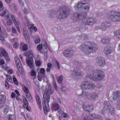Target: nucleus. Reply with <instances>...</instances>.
<instances>
[{
	"label": "nucleus",
	"instance_id": "12",
	"mask_svg": "<svg viewBox=\"0 0 120 120\" xmlns=\"http://www.w3.org/2000/svg\"><path fill=\"white\" fill-rule=\"evenodd\" d=\"M74 51L71 48L66 50L63 52L64 55L67 57H71L74 54Z\"/></svg>",
	"mask_w": 120,
	"mask_h": 120
},
{
	"label": "nucleus",
	"instance_id": "61",
	"mask_svg": "<svg viewBox=\"0 0 120 120\" xmlns=\"http://www.w3.org/2000/svg\"><path fill=\"white\" fill-rule=\"evenodd\" d=\"M62 115L64 117V118H66L67 116V114L64 112H62Z\"/></svg>",
	"mask_w": 120,
	"mask_h": 120
},
{
	"label": "nucleus",
	"instance_id": "64",
	"mask_svg": "<svg viewBox=\"0 0 120 120\" xmlns=\"http://www.w3.org/2000/svg\"><path fill=\"white\" fill-rule=\"evenodd\" d=\"M26 96L27 98H28L31 96V94L29 92L26 93Z\"/></svg>",
	"mask_w": 120,
	"mask_h": 120
},
{
	"label": "nucleus",
	"instance_id": "34",
	"mask_svg": "<svg viewBox=\"0 0 120 120\" xmlns=\"http://www.w3.org/2000/svg\"><path fill=\"white\" fill-rule=\"evenodd\" d=\"M35 98L37 103H41L40 98L38 95H36L35 96Z\"/></svg>",
	"mask_w": 120,
	"mask_h": 120
},
{
	"label": "nucleus",
	"instance_id": "50",
	"mask_svg": "<svg viewBox=\"0 0 120 120\" xmlns=\"http://www.w3.org/2000/svg\"><path fill=\"white\" fill-rule=\"evenodd\" d=\"M15 117L14 115H10L9 116V120H14L15 119Z\"/></svg>",
	"mask_w": 120,
	"mask_h": 120
},
{
	"label": "nucleus",
	"instance_id": "48",
	"mask_svg": "<svg viewBox=\"0 0 120 120\" xmlns=\"http://www.w3.org/2000/svg\"><path fill=\"white\" fill-rule=\"evenodd\" d=\"M23 90L25 93H26L29 92V90L28 88L26 86H25L23 88Z\"/></svg>",
	"mask_w": 120,
	"mask_h": 120
},
{
	"label": "nucleus",
	"instance_id": "35",
	"mask_svg": "<svg viewBox=\"0 0 120 120\" xmlns=\"http://www.w3.org/2000/svg\"><path fill=\"white\" fill-rule=\"evenodd\" d=\"M117 108L118 109L120 110V100H118L116 102Z\"/></svg>",
	"mask_w": 120,
	"mask_h": 120
},
{
	"label": "nucleus",
	"instance_id": "57",
	"mask_svg": "<svg viewBox=\"0 0 120 120\" xmlns=\"http://www.w3.org/2000/svg\"><path fill=\"white\" fill-rule=\"evenodd\" d=\"M5 62L4 60L2 59L0 60V65H3L4 64Z\"/></svg>",
	"mask_w": 120,
	"mask_h": 120
},
{
	"label": "nucleus",
	"instance_id": "6",
	"mask_svg": "<svg viewBox=\"0 0 120 120\" xmlns=\"http://www.w3.org/2000/svg\"><path fill=\"white\" fill-rule=\"evenodd\" d=\"M5 15H6L4 16V19L5 20H6L8 19H9L10 17L11 16L15 24L16 25H18L19 24V21L16 20L14 15L9 14V12L8 10L6 9L4 10L0 14V15L1 16H3Z\"/></svg>",
	"mask_w": 120,
	"mask_h": 120
},
{
	"label": "nucleus",
	"instance_id": "53",
	"mask_svg": "<svg viewBox=\"0 0 120 120\" xmlns=\"http://www.w3.org/2000/svg\"><path fill=\"white\" fill-rule=\"evenodd\" d=\"M42 46L41 44H40L37 46V49L39 51L41 50L42 49Z\"/></svg>",
	"mask_w": 120,
	"mask_h": 120
},
{
	"label": "nucleus",
	"instance_id": "11",
	"mask_svg": "<svg viewBox=\"0 0 120 120\" xmlns=\"http://www.w3.org/2000/svg\"><path fill=\"white\" fill-rule=\"evenodd\" d=\"M109 18L113 21H120V12H115L113 15H110Z\"/></svg>",
	"mask_w": 120,
	"mask_h": 120
},
{
	"label": "nucleus",
	"instance_id": "32",
	"mask_svg": "<svg viewBox=\"0 0 120 120\" xmlns=\"http://www.w3.org/2000/svg\"><path fill=\"white\" fill-rule=\"evenodd\" d=\"M23 101L25 107H27L28 106V102L25 97H24L23 98Z\"/></svg>",
	"mask_w": 120,
	"mask_h": 120
},
{
	"label": "nucleus",
	"instance_id": "62",
	"mask_svg": "<svg viewBox=\"0 0 120 120\" xmlns=\"http://www.w3.org/2000/svg\"><path fill=\"white\" fill-rule=\"evenodd\" d=\"M12 32L13 33H15L16 32V30L15 28L14 27H12Z\"/></svg>",
	"mask_w": 120,
	"mask_h": 120
},
{
	"label": "nucleus",
	"instance_id": "40",
	"mask_svg": "<svg viewBox=\"0 0 120 120\" xmlns=\"http://www.w3.org/2000/svg\"><path fill=\"white\" fill-rule=\"evenodd\" d=\"M12 20L10 19H8L7 21V25L9 26L11 25L12 24Z\"/></svg>",
	"mask_w": 120,
	"mask_h": 120
},
{
	"label": "nucleus",
	"instance_id": "1",
	"mask_svg": "<svg viewBox=\"0 0 120 120\" xmlns=\"http://www.w3.org/2000/svg\"><path fill=\"white\" fill-rule=\"evenodd\" d=\"M80 48L88 55L97 50L98 47L96 44L88 42L82 43L81 45Z\"/></svg>",
	"mask_w": 120,
	"mask_h": 120
},
{
	"label": "nucleus",
	"instance_id": "47",
	"mask_svg": "<svg viewBox=\"0 0 120 120\" xmlns=\"http://www.w3.org/2000/svg\"><path fill=\"white\" fill-rule=\"evenodd\" d=\"M91 118L87 115H86L83 119V120H91Z\"/></svg>",
	"mask_w": 120,
	"mask_h": 120
},
{
	"label": "nucleus",
	"instance_id": "63",
	"mask_svg": "<svg viewBox=\"0 0 120 120\" xmlns=\"http://www.w3.org/2000/svg\"><path fill=\"white\" fill-rule=\"evenodd\" d=\"M24 12L25 14H26L29 12V11L27 9H26V8H24Z\"/></svg>",
	"mask_w": 120,
	"mask_h": 120
},
{
	"label": "nucleus",
	"instance_id": "51",
	"mask_svg": "<svg viewBox=\"0 0 120 120\" xmlns=\"http://www.w3.org/2000/svg\"><path fill=\"white\" fill-rule=\"evenodd\" d=\"M22 49L24 51L27 50L28 49L27 45L26 44L24 45L23 46Z\"/></svg>",
	"mask_w": 120,
	"mask_h": 120
},
{
	"label": "nucleus",
	"instance_id": "52",
	"mask_svg": "<svg viewBox=\"0 0 120 120\" xmlns=\"http://www.w3.org/2000/svg\"><path fill=\"white\" fill-rule=\"evenodd\" d=\"M3 9V4L1 1H0V11L2 10Z\"/></svg>",
	"mask_w": 120,
	"mask_h": 120
},
{
	"label": "nucleus",
	"instance_id": "44",
	"mask_svg": "<svg viewBox=\"0 0 120 120\" xmlns=\"http://www.w3.org/2000/svg\"><path fill=\"white\" fill-rule=\"evenodd\" d=\"M88 107L87 108V109H90V110H89V111H86L87 112H90L91 111L93 110V106L92 105H88Z\"/></svg>",
	"mask_w": 120,
	"mask_h": 120
},
{
	"label": "nucleus",
	"instance_id": "58",
	"mask_svg": "<svg viewBox=\"0 0 120 120\" xmlns=\"http://www.w3.org/2000/svg\"><path fill=\"white\" fill-rule=\"evenodd\" d=\"M15 61V63H16V65H19V64H21V62L20 61L19 59Z\"/></svg>",
	"mask_w": 120,
	"mask_h": 120
},
{
	"label": "nucleus",
	"instance_id": "22",
	"mask_svg": "<svg viewBox=\"0 0 120 120\" xmlns=\"http://www.w3.org/2000/svg\"><path fill=\"white\" fill-rule=\"evenodd\" d=\"M110 48L109 46H106L105 47L104 51L107 56L110 55L111 51L110 50Z\"/></svg>",
	"mask_w": 120,
	"mask_h": 120
},
{
	"label": "nucleus",
	"instance_id": "19",
	"mask_svg": "<svg viewBox=\"0 0 120 120\" xmlns=\"http://www.w3.org/2000/svg\"><path fill=\"white\" fill-rule=\"evenodd\" d=\"M113 99L114 100H120V92L116 91L114 92L113 93Z\"/></svg>",
	"mask_w": 120,
	"mask_h": 120
},
{
	"label": "nucleus",
	"instance_id": "3",
	"mask_svg": "<svg viewBox=\"0 0 120 120\" xmlns=\"http://www.w3.org/2000/svg\"><path fill=\"white\" fill-rule=\"evenodd\" d=\"M92 75L88 74L86 75V79L89 78L91 80L98 81L101 80L104 77L103 72L99 70H96Z\"/></svg>",
	"mask_w": 120,
	"mask_h": 120
},
{
	"label": "nucleus",
	"instance_id": "23",
	"mask_svg": "<svg viewBox=\"0 0 120 120\" xmlns=\"http://www.w3.org/2000/svg\"><path fill=\"white\" fill-rule=\"evenodd\" d=\"M110 38L108 37L103 38L101 40L102 42L103 43H110Z\"/></svg>",
	"mask_w": 120,
	"mask_h": 120
},
{
	"label": "nucleus",
	"instance_id": "14",
	"mask_svg": "<svg viewBox=\"0 0 120 120\" xmlns=\"http://www.w3.org/2000/svg\"><path fill=\"white\" fill-rule=\"evenodd\" d=\"M97 64L101 67H103L106 64L105 59L103 57H98L96 60Z\"/></svg>",
	"mask_w": 120,
	"mask_h": 120
},
{
	"label": "nucleus",
	"instance_id": "33",
	"mask_svg": "<svg viewBox=\"0 0 120 120\" xmlns=\"http://www.w3.org/2000/svg\"><path fill=\"white\" fill-rule=\"evenodd\" d=\"M52 65L50 63H48L47 64V67L46 69V70L47 72H49L50 71V69L51 68Z\"/></svg>",
	"mask_w": 120,
	"mask_h": 120
},
{
	"label": "nucleus",
	"instance_id": "2",
	"mask_svg": "<svg viewBox=\"0 0 120 120\" xmlns=\"http://www.w3.org/2000/svg\"><path fill=\"white\" fill-rule=\"evenodd\" d=\"M59 11L60 13L56 16L57 18L59 19L66 18L70 13V8L65 6L63 5L60 7L58 10V11Z\"/></svg>",
	"mask_w": 120,
	"mask_h": 120
},
{
	"label": "nucleus",
	"instance_id": "26",
	"mask_svg": "<svg viewBox=\"0 0 120 120\" xmlns=\"http://www.w3.org/2000/svg\"><path fill=\"white\" fill-rule=\"evenodd\" d=\"M23 30L24 35L26 41L27 42V41H29V34H27L26 31L25 30Z\"/></svg>",
	"mask_w": 120,
	"mask_h": 120
},
{
	"label": "nucleus",
	"instance_id": "7",
	"mask_svg": "<svg viewBox=\"0 0 120 120\" xmlns=\"http://www.w3.org/2000/svg\"><path fill=\"white\" fill-rule=\"evenodd\" d=\"M103 109L108 111L112 115L114 114L115 112V109L109 101H105L104 104Z\"/></svg>",
	"mask_w": 120,
	"mask_h": 120
},
{
	"label": "nucleus",
	"instance_id": "13",
	"mask_svg": "<svg viewBox=\"0 0 120 120\" xmlns=\"http://www.w3.org/2000/svg\"><path fill=\"white\" fill-rule=\"evenodd\" d=\"M83 73L80 71L79 68H78L77 69H75L72 71L70 72V75L72 77H75L77 76L82 75Z\"/></svg>",
	"mask_w": 120,
	"mask_h": 120
},
{
	"label": "nucleus",
	"instance_id": "42",
	"mask_svg": "<svg viewBox=\"0 0 120 120\" xmlns=\"http://www.w3.org/2000/svg\"><path fill=\"white\" fill-rule=\"evenodd\" d=\"M5 55H5L4 57L5 58L6 60L8 61H10V60L9 56L8 55V53H6Z\"/></svg>",
	"mask_w": 120,
	"mask_h": 120
},
{
	"label": "nucleus",
	"instance_id": "21",
	"mask_svg": "<svg viewBox=\"0 0 120 120\" xmlns=\"http://www.w3.org/2000/svg\"><path fill=\"white\" fill-rule=\"evenodd\" d=\"M110 26V23L109 22H105L102 23L101 27L99 28L100 29H102V30H104L106 29V28L109 27Z\"/></svg>",
	"mask_w": 120,
	"mask_h": 120
},
{
	"label": "nucleus",
	"instance_id": "59",
	"mask_svg": "<svg viewBox=\"0 0 120 120\" xmlns=\"http://www.w3.org/2000/svg\"><path fill=\"white\" fill-rule=\"evenodd\" d=\"M40 39L37 38L35 41V42L36 44H38L40 42Z\"/></svg>",
	"mask_w": 120,
	"mask_h": 120
},
{
	"label": "nucleus",
	"instance_id": "20",
	"mask_svg": "<svg viewBox=\"0 0 120 120\" xmlns=\"http://www.w3.org/2000/svg\"><path fill=\"white\" fill-rule=\"evenodd\" d=\"M6 100V97L4 95H0V107L3 105Z\"/></svg>",
	"mask_w": 120,
	"mask_h": 120
},
{
	"label": "nucleus",
	"instance_id": "17",
	"mask_svg": "<svg viewBox=\"0 0 120 120\" xmlns=\"http://www.w3.org/2000/svg\"><path fill=\"white\" fill-rule=\"evenodd\" d=\"M26 63L31 69H33L34 64L33 59L26 58Z\"/></svg>",
	"mask_w": 120,
	"mask_h": 120
},
{
	"label": "nucleus",
	"instance_id": "28",
	"mask_svg": "<svg viewBox=\"0 0 120 120\" xmlns=\"http://www.w3.org/2000/svg\"><path fill=\"white\" fill-rule=\"evenodd\" d=\"M0 51L1 53L4 57L5 55H6L5 54L6 53H8L6 50L3 48H1L0 49Z\"/></svg>",
	"mask_w": 120,
	"mask_h": 120
},
{
	"label": "nucleus",
	"instance_id": "8",
	"mask_svg": "<svg viewBox=\"0 0 120 120\" xmlns=\"http://www.w3.org/2000/svg\"><path fill=\"white\" fill-rule=\"evenodd\" d=\"M82 94L79 96V97H81L82 98L86 99L87 98L91 99L92 100H94L96 99V98L98 96L96 94H90L89 93L85 92L83 90L82 91Z\"/></svg>",
	"mask_w": 120,
	"mask_h": 120
},
{
	"label": "nucleus",
	"instance_id": "60",
	"mask_svg": "<svg viewBox=\"0 0 120 120\" xmlns=\"http://www.w3.org/2000/svg\"><path fill=\"white\" fill-rule=\"evenodd\" d=\"M27 99L30 101H33L32 97L31 96L29 97L28 98H27Z\"/></svg>",
	"mask_w": 120,
	"mask_h": 120
},
{
	"label": "nucleus",
	"instance_id": "54",
	"mask_svg": "<svg viewBox=\"0 0 120 120\" xmlns=\"http://www.w3.org/2000/svg\"><path fill=\"white\" fill-rule=\"evenodd\" d=\"M16 8V5L14 3L13 4L11 5V9H15Z\"/></svg>",
	"mask_w": 120,
	"mask_h": 120
},
{
	"label": "nucleus",
	"instance_id": "9",
	"mask_svg": "<svg viewBox=\"0 0 120 120\" xmlns=\"http://www.w3.org/2000/svg\"><path fill=\"white\" fill-rule=\"evenodd\" d=\"M85 1H84L83 2H82V1H80V2L78 3V4L75 6L74 8L75 9L77 10H79L82 8L86 9L87 11H88L90 8V6L87 3H85Z\"/></svg>",
	"mask_w": 120,
	"mask_h": 120
},
{
	"label": "nucleus",
	"instance_id": "27",
	"mask_svg": "<svg viewBox=\"0 0 120 120\" xmlns=\"http://www.w3.org/2000/svg\"><path fill=\"white\" fill-rule=\"evenodd\" d=\"M78 13H75L72 15L71 19L75 21H77L78 19Z\"/></svg>",
	"mask_w": 120,
	"mask_h": 120
},
{
	"label": "nucleus",
	"instance_id": "29",
	"mask_svg": "<svg viewBox=\"0 0 120 120\" xmlns=\"http://www.w3.org/2000/svg\"><path fill=\"white\" fill-rule=\"evenodd\" d=\"M63 75H60L58 78L57 80L58 82L59 83H61L62 81L63 80Z\"/></svg>",
	"mask_w": 120,
	"mask_h": 120
},
{
	"label": "nucleus",
	"instance_id": "5",
	"mask_svg": "<svg viewBox=\"0 0 120 120\" xmlns=\"http://www.w3.org/2000/svg\"><path fill=\"white\" fill-rule=\"evenodd\" d=\"M47 94V93H45L43 95L44 100L42 102L43 107L45 113V112H48L49 111L48 103L49 101L50 97V95Z\"/></svg>",
	"mask_w": 120,
	"mask_h": 120
},
{
	"label": "nucleus",
	"instance_id": "36",
	"mask_svg": "<svg viewBox=\"0 0 120 120\" xmlns=\"http://www.w3.org/2000/svg\"><path fill=\"white\" fill-rule=\"evenodd\" d=\"M17 65V68L19 72L20 73L21 72L22 70V67L21 64H19V65Z\"/></svg>",
	"mask_w": 120,
	"mask_h": 120
},
{
	"label": "nucleus",
	"instance_id": "15",
	"mask_svg": "<svg viewBox=\"0 0 120 120\" xmlns=\"http://www.w3.org/2000/svg\"><path fill=\"white\" fill-rule=\"evenodd\" d=\"M52 109L53 110H58V112L59 113H60L61 112V111L60 109V106L57 102L55 101H53L52 104Z\"/></svg>",
	"mask_w": 120,
	"mask_h": 120
},
{
	"label": "nucleus",
	"instance_id": "18",
	"mask_svg": "<svg viewBox=\"0 0 120 120\" xmlns=\"http://www.w3.org/2000/svg\"><path fill=\"white\" fill-rule=\"evenodd\" d=\"M51 86L50 84H48L46 86L45 92L47 93L49 95L52 94L53 91V90L51 89Z\"/></svg>",
	"mask_w": 120,
	"mask_h": 120
},
{
	"label": "nucleus",
	"instance_id": "49",
	"mask_svg": "<svg viewBox=\"0 0 120 120\" xmlns=\"http://www.w3.org/2000/svg\"><path fill=\"white\" fill-rule=\"evenodd\" d=\"M75 63L76 65H77L76 66H77V67H81V66H82V64L81 63H80L79 62H78L77 61H76Z\"/></svg>",
	"mask_w": 120,
	"mask_h": 120
},
{
	"label": "nucleus",
	"instance_id": "55",
	"mask_svg": "<svg viewBox=\"0 0 120 120\" xmlns=\"http://www.w3.org/2000/svg\"><path fill=\"white\" fill-rule=\"evenodd\" d=\"M55 62L56 65V66H57V68L59 70L60 68V65H59V63L58 61H56Z\"/></svg>",
	"mask_w": 120,
	"mask_h": 120
},
{
	"label": "nucleus",
	"instance_id": "24",
	"mask_svg": "<svg viewBox=\"0 0 120 120\" xmlns=\"http://www.w3.org/2000/svg\"><path fill=\"white\" fill-rule=\"evenodd\" d=\"M90 115L93 118L98 120L100 119L101 118V117L100 115L95 113H94L93 114H90Z\"/></svg>",
	"mask_w": 120,
	"mask_h": 120
},
{
	"label": "nucleus",
	"instance_id": "45",
	"mask_svg": "<svg viewBox=\"0 0 120 120\" xmlns=\"http://www.w3.org/2000/svg\"><path fill=\"white\" fill-rule=\"evenodd\" d=\"M35 64L37 66H39L41 64V62L39 60H35Z\"/></svg>",
	"mask_w": 120,
	"mask_h": 120
},
{
	"label": "nucleus",
	"instance_id": "37",
	"mask_svg": "<svg viewBox=\"0 0 120 120\" xmlns=\"http://www.w3.org/2000/svg\"><path fill=\"white\" fill-rule=\"evenodd\" d=\"M82 107L86 111H89L90 110V109H87L88 107V105H86L85 104H83V105Z\"/></svg>",
	"mask_w": 120,
	"mask_h": 120
},
{
	"label": "nucleus",
	"instance_id": "38",
	"mask_svg": "<svg viewBox=\"0 0 120 120\" xmlns=\"http://www.w3.org/2000/svg\"><path fill=\"white\" fill-rule=\"evenodd\" d=\"M13 80L14 83L16 85H18V82L17 80V79L14 75L13 76Z\"/></svg>",
	"mask_w": 120,
	"mask_h": 120
},
{
	"label": "nucleus",
	"instance_id": "16",
	"mask_svg": "<svg viewBox=\"0 0 120 120\" xmlns=\"http://www.w3.org/2000/svg\"><path fill=\"white\" fill-rule=\"evenodd\" d=\"M40 71L38 73V79L40 81H41L45 76V70L44 68H41Z\"/></svg>",
	"mask_w": 120,
	"mask_h": 120
},
{
	"label": "nucleus",
	"instance_id": "43",
	"mask_svg": "<svg viewBox=\"0 0 120 120\" xmlns=\"http://www.w3.org/2000/svg\"><path fill=\"white\" fill-rule=\"evenodd\" d=\"M81 37V38L83 40L86 39H87L88 38V37L87 36V35L86 34H83L82 35Z\"/></svg>",
	"mask_w": 120,
	"mask_h": 120
},
{
	"label": "nucleus",
	"instance_id": "41",
	"mask_svg": "<svg viewBox=\"0 0 120 120\" xmlns=\"http://www.w3.org/2000/svg\"><path fill=\"white\" fill-rule=\"evenodd\" d=\"M31 75L32 76H35L36 74V73L35 71L34 70H32L30 72Z\"/></svg>",
	"mask_w": 120,
	"mask_h": 120
},
{
	"label": "nucleus",
	"instance_id": "30",
	"mask_svg": "<svg viewBox=\"0 0 120 120\" xmlns=\"http://www.w3.org/2000/svg\"><path fill=\"white\" fill-rule=\"evenodd\" d=\"M49 16L50 18H52L54 16V15L55 14V12L54 11H49Z\"/></svg>",
	"mask_w": 120,
	"mask_h": 120
},
{
	"label": "nucleus",
	"instance_id": "39",
	"mask_svg": "<svg viewBox=\"0 0 120 120\" xmlns=\"http://www.w3.org/2000/svg\"><path fill=\"white\" fill-rule=\"evenodd\" d=\"M6 78L10 82H12V80L11 78V76L10 75H7L6 76Z\"/></svg>",
	"mask_w": 120,
	"mask_h": 120
},
{
	"label": "nucleus",
	"instance_id": "25",
	"mask_svg": "<svg viewBox=\"0 0 120 120\" xmlns=\"http://www.w3.org/2000/svg\"><path fill=\"white\" fill-rule=\"evenodd\" d=\"M114 36L117 38H120V30H117L114 32Z\"/></svg>",
	"mask_w": 120,
	"mask_h": 120
},
{
	"label": "nucleus",
	"instance_id": "4",
	"mask_svg": "<svg viewBox=\"0 0 120 120\" xmlns=\"http://www.w3.org/2000/svg\"><path fill=\"white\" fill-rule=\"evenodd\" d=\"M78 20H81L82 19V21L83 24L88 25H92L96 23L97 21L93 17H89L86 19H83L84 17V15L82 14L78 13Z\"/></svg>",
	"mask_w": 120,
	"mask_h": 120
},
{
	"label": "nucleus",
	"instance_id": "56",
	"mask_svg": "<svg viewBox=\"0 0 120 120\" xmlns=\"http://www.w3.org/2000/svg\"><path fill=\"white\" fill-rule=\"evenodd\" d=\"M18 45L19 44L18 43L15 42L13 45V47L15 48H17L18 47Z\"/></svg>",
	"mask_w": 120,
	"mask_h": 120
},
{
	"label": "nucleus",
	"instance_id": "46",
	"mask_svg": "<svg viewBox=\"0 0 120 120\" xmlns=\"http://www.w3.org/2000/svg\"><path fill=\"white\" fill-rule=\"evenodd\" d=\"M34 57V54L32 53H30V54L28 56V57L26 58L29 59H33Z\"/></svg>",
	"mask_w": 120,
	"mask_h": 120
},
{
	"label": "nucleus",
	"instance_id": "10",
	"mask_svg": "<svg viewBox=\"0 0 120 120\" xmlns=\"http://www.w3.org/2000/svg\"><path fill=\"white\" fill-rule=\"evenodd\" d=\"M94 84L89 81H84L81 83V87L84 89H89L94 88Z\"/></svg>",
	"mask_w": 120,
	"mask_h": 120
},
{
	"label": "nucleus",
	"instance_id": "31",
	"mask_svg": "<svg viewBox=\"0 0 120 120\" xmlns=\"http://www.w3.org/2000/svg\"><path fill=\"white\" fill-rule=\"evenodd\" d=\"M27 24L29 29L31 30L33 29L34 27V24H31L29 22H27Z\"/></svg>",
	"mask_w": 120,
	"mask_h": 120
}]
</instances>
